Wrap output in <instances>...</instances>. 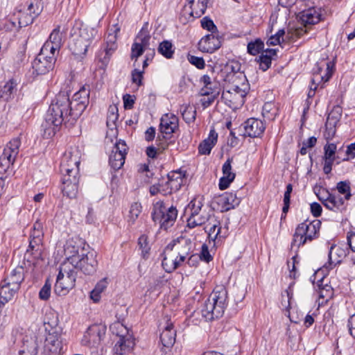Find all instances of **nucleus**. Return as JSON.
<instances>
[{
    "mask_svg": "<svg viewBox=\"0 0 355 355\" xmlns=\"http://www.w3.org/2000/svg\"><path fill=\"white\" fill-rule=\"evenodd\" d=\"M246 94L247 93L244 92L243 90L240 91L228 85L222 94V98L229 107L238 109L245 103Z\"/></svg>",
    "mask_w": 355,
    "mask_h": 355,
    "instance_id": "nucleus-14",
    "label": "nucleus"
},
{
    "mask_svg": "<svg viewBox=\"0 0 355 355\" xmlns=\"http://www.w3.org/2000/svg\"><path fill=\"white\" fill-rule=\"evenodd\" d=\"M150 35L147 30V25L144 26L137 35L134 43H137L145 49H148L150 46Z\"/></svg>",
    "mask_w": 355,
    "mask_h": 355,
    "instance_id": "nucleus-45",
    "label": "nucleus"
},
{
    "mask_svg": "<svg viewBox=\"0 0 355 355\" xmlns=\"http://www.w3.org/2000/svg\"><path fill=\"white\" fill-rule=\"evenodd\" d=\"M201 196L195 197L187 205V211H190V216H192L197 214H200L202 211H206L202 209L203 202Z\"/></svg>",
    "mask_w": 355,
    "mask_h": 355,
    "instance_id": "nucleus-43",
    "label": "nucleus"
},
{
    "mask_svg": "<svg viewBox=\"0 0 355 355\" xmlns=\"http://www.w3.org/2000/svg\"><path fill=\"white\" fill-rule=\"evenodd\" d=\"M231 80L232 83L229 85V86L240 91L242 89L244 92L248 94L250 89V86L245 76L243 73L234 72Z\"/></svg>",
    "mask_w": 355,
    "mask_h": 355,
    "instance_id": "nucleus-34",
    "label": "nucleus"
},
{
    "mask_svg": "<svg viewBox=\"0 0 355 355\" xmlns=\"http://www.w3.org/2000/svg\"><path fill=\"white\" fill-rule=\"evenodd\" d=\"M142 207L139 202H134L131 205L128 216V220L129 223L133 224L138 218L141 212Z\"/></svg>",
    "mask_w": 355,
    "mask_h": 355,
    "instance_id": "nucleus-50",
    "label": "nucleus"
},
{
    "mask_svg": "<svg viewBox=\"0 0 355 355\" xmlns=\"http://www.w3.org/2000/svg\"><path fill=\"white\" fill-rule=\"evenodd\" d=\"M135 345L132 334H128L119 338L116 343L114 350L116 354L125 355L132 352Z\"/></svg>",
    "mask_w": 355,
    "mask_h": 355,
    "instance_id": "nucleus-26",
    "label": "nucleus"
},
{
    "mask_svg": "<svg viewBox=\"0 0 355 355\" xmlns=\"http://www.w3.org/2000/svg\"><path fill=\"white\" fill-rule=\"evenodd\" d=\"M178 128V119L173 113L164 114L160 119L159 130L162 134L171 135Z\"/></svg>",
    "mask_w": 355,
    "mask_h": 355,
    "instance_id": "nucleus-24",
    "label": "nucleus"
},
{
    "mask_svg": "<svg viewBox=\"0 0 355 355\" xmlns=\"http://www.w3.org/2000/svg\"><path fill=\"white\" fill-rule=\"evenodd\" d=\"M300 17L302 23L305 26L307 25L317 24L320 20V15L314 8H311L302 11L300 13Z\"/></svg>",
    "mask_w": 355,
    "mask_h": 355,
    "instance_id": "nucleus-37",
    "label": "nucleus"
},
{
    "mask_svg": "<svg viewBox=\"0 0 355 355\" xmlns=\"http://www.w3.org/2000/svg\"><path fill=\"white\" fill-rule=\"evenodd\" d=\"M285 294H283L282 295V306L286 309V315L290 318V311H289V309L291 308V303H290V300L292 297L291 293H289L288 291H285Z\"/></svg>",
    "mask_w": 355,
    "mask_h": 355,
    "instance_id": "nucleus-61",
    "label": "nucleus"
},
{
    "mask_svg": "<svg viewBox=\"0 0 355 355\" xmlns=\"http://www.w3.org/2000/svg\"><path fill=\"white\" fill-rule=\"evenodd\" d=\"M276 110L275 106L271 103H266L264 104L263 107L262 114L263 116L270 120H272L275 119L276 115Z\"/></svg>",
    "mask_w": 355,
    "mask_h": 355,
    "instance_id": "nucleus-54",
    "label": "nucleus"
},
{
    "mask_svg": "<svg viewBox=\"0 0 355 355\" xmlns=\"http://www.w3.org/2000/svg\"><path fill=\"white\" fill-rule=\"evenodd\" d=\"M218 134L214 130H211L209 136L205 139L198 147L199 153L202 155H209L212 148L216 144Z\"/></svg>",
    "mask_w": 355,
    "mask_h": 355,
    "instance_id": "nucleus-36",
    "label": "nucleus"
},
{
    "mask_svg": "<svg viewBox=\"0 0 355 355\" xmlns=\"http://www.w3.org/2000/svg\"><path fill=\"white\" fill-rule=\"evenodd\" d=\"M109 284L107 278H103L97 282L94 288L90 292V298L94 302H98L101 293L105 291Z\"/></svg>",
    "mask_w": 355,
    "mask_h": 355,
    "instance_id": "nucleus-42",
    "label": "nucleus"
},
{
    "mask_svg": "<svg viewBox=\"0 0 355 355\" xmlns=\"http://www.w3.org/2000/svg\"><path fill=\"white\" fill-rule=\"evenodd\" d=\"M106 328L101 324H93L90 326L85 333L82 339L84 345L95 347L98 345L105 336Z\"/></svg>",
    "mask_w": 355,
    "mask_h": 355,
    "instance_id": "nucleus-15",
    "label": "nucleus"
},
{
    "mask_svg": "<svg viewBox=\"0 0 355 355\" xmlns=\"http://www.w3.org/2000/svg\"><path fill=\"white\" fill-rule=\"evenodd\" d=\"M211 217H213V216H210L206 211H202L200 214L189 216L187 219V227L193 228L197 226L202 225L207 223Z\"/></svg>",
    "mask_w": 355,
    "mask_h": 355,
    "instance_id": "nucleus-40",
    "label": "nucleus"
},
{
    "mask_svg": "<svg viewBox=\"0 0 355 355\" xmlns=\"http://www.w3.org/2000/svg\"><path fill=\"white\" fill-rule=\"evenodd\" d=\"M217 203L221 211H227L239 205L240 199L233 193H225L218 198Z\"/></svg>",
    "mask_w": 355,
    "mask_h": 355,
    "instance_id": "nucleus-31",
    "label": "nucleus"
},
{
    "mask_svg": "<svg viewBox=\"0 0 355 355\" xmlns=\"http://www.w3.org/2000/svg\"><path fill=\"white\" fill-rule=\"evenodd\" d=\"M21 145L19 138H15L10 141L5 146L2 154L0 155V174L7 171L15 162Z\"/></svg>",
    "mask_w": 355,
    "mask_h": 355,
    "instance_id": "nucleus-11",
    "label": "nucleus"
},
{
    "mask_svg": "<svg viewBox=\"0 0 355 355\" xmlns=\"http://www.w3.org/2000/svg\"><path fill=\"white\" fill-rule=\"evenodd\" d=\"M144 73V70H139L138 69H135L132 71V83H135L137 86H141L142 85Z\"/></svg>",
    "mask_w": 355,
    "mask_h": 355,
    "instance_id": "nucleus-62",
    "label": "nucleus"
},
{
    "mask_svg": "<svg viewBox=\"0 0 355 355\" xmlns=\"http://www.w3.org/2000/svg\"><path fill=\"white\" fill-rule=\"evenodd\" d=\"M55 56L41 49L40 53L32 63L34 73L37 75L45 74L53 68Z\"/></svg>",
    "mask_w": 355,
    "mask_h": 355,
    "instance_id": "nucleus-13",
    "label": "nucleus"
},
{
    "mask_svg": "<svg viewBox=\"0 0 355 355\" xmlns=\"http://www.w3.org/2000/svg\"><path fill=\"white\" fill-rule=\"evenodd\" d=\"M65 261L77 272L91 275L96 271L97 261L93 253L85 254L83 250L75 245L73 241H68L64 247Z\"/></svg>",
    "mask_w": 355,
    "mask_h": 355,
    "instance_id": "nucleus-2",
    "label": "nucleus"
},
{
    "mask_svg": "<svg viewBox=\"0 0 355 355\" xmlns=\"http://www.w3.org/2000/svg\"><path fill=\"white\" fill-rule=\"evenodd\" d=\"M337 146L334 143H327L324 146V155L323 158H333L336 159V152Z\"/></svg>",
    "mask_w": 355,
    "mask_h": 355,
    "instance_id": "nucleus-56",
    "label": "nucleus"
},
{
    "mask_svg": "<svg viewBox=\"0 0 355 355\" xmlns=\"http://www.w3.org/2000/svg\"><path fill=\"white\" fill-rule=\"evenodd\" d=\"M205 232L208 234V238L209 240L216 243L217 239L220 238V233L221 230L220 222L215 218L214 216L211 217L207 222L205 227Z\"/></svg>",
    "mask_w": 355,
    "mask_h": 355,
    "instance_id": "nucleus-33",
    "label": "nucleus"
},
{
    "mask_svg": "<svg viewBox=\"0 0 355 355\" xmlns=\"http://www.w3.org/2000/svg\"><path fill=\"white\" fill-rule=\"evenodd\" d=\"M44 246L42 243H29L25 254V259L33 266H36L43 259Z\"/></svg>",
    "mask_w": 355,
    "mask_h": 355,
    "instance_id": "nucleus-25",
    "label": "nucleus"
},
{
    "mask_svg": "<svg viewBox=\"0 0 355 355\" xmlns=\"http://www.w3.org/2000/svg\"><path fill=\"white\" fill-rule=\"evenodd\" d=\"M343 254V251L339 249V248L331 246L329 253V264L336 265L337 263H339L341 261L342 256Z\"/></svg>",
    "mask_w": 355,
    "mask_h": 355,
    "instance_id": "nucleus-48",
    "label": "nucleus"
},
{
    "mask_svg": "<svg viewBox=\"0 0 355 355\" xmlns=\"http://www.w3.org/2000/svg\"><path fill=\"white\" fill-rule=\"evenodd\" d=\"M220 45V40L218 37L209 34L200 40L198 48L202 52L212 53L218 49Z\"/></svg>",
    "mask_w": 355,
    "mask_h": 355,
    "instance_id": "nucleus-27",
    "label": "nucleus"
},
{
    "mask_svg": "<svg viewBox=\"0 0 355 355\" xmlns=\"http://www.w3.org/2000/svg\"><path fill=\"white\" fill-rule=\"evenodd\" d=\"M127 150V145L124 141L119 140L115 143L109 159L112 168L118 170L123 166Z\"/></svg>",
    "mask_w": 355,
    "mask_h": 355,
    "instance_id": "nucleus-17",
    "label": "nucleus"
},
{
    "mask_svg": "<svg viewBox=\"0 0 355 355\" xmlns=\"http://www.w3.org/2000/svg\"><path fill=\"white\" fill-rule=\"evenodd\" d=\"M164 321L165 324L160 334V340L164 347L171 348L175 342L176 331L170 318L166 316L164 318Z\"/></svg>",
    "mask_w": 355,
    "mask_h": 355,
    "instance_id": "nucleus-19",
    "label": "nucleus"
},
{
    "mask_svg": "<svg viewBox=\"0 0 355 355\" xmlns=\"http://www.w3.org/2000/svg\"><path fill=\"white\" fill-rule=\"evenodd\" d=\"M231 163L232 159H228L223 165V176L219 180V189L220 190H224L228 188L230 184L235 179L236 174L232 172Z\"/></svg>",
    "mask_w": 355,
    "mask_h": 355,
    "instance_id": "nucleus-30",
    "label": "nucleus"
},
{
    "mask_svg": "<svg viewBox=\"0 0 355 355\" xmlns=\"http://www.w3.org/2000/svg\"><path fill=\"white\" fill-rule=\"evenodd\" d=\"M44 324L48 331L44 345V353L46 355H59L62 348V329L58 325V320L56 318L52 322H47Z\"/></svg>",
    "mask_w": 355,
    "mask_h": 355,
    "instance_id": "nucleus-5",
    "label": "nucleus"
},
{
    "mask_svg": "<svg viewBox=\"0 0 355 355\" xmlns=\"http://www.w3.org/2000/svg\"><path fill=\"white\" fill-rule=\"evenodd\" d=\"M110 329L113 334H115L119 338L132 334L130 330L123 323L120 322H114Z\"/></svg>",
    "mask_w": 355,
    "mask_h": 355,
    "instance_id": "nucleus-51",
    "label": "nucleus"
},
{
    "mask_svg": "<svg viewBox=\"0 0 355 355\" xmlns=\"http://www.w3.org/2000/svg\"><path fill=\"white\" fill-rule=\"evenodd\" d=\"M324 206L333 211H342L346 207L345 201L340 194L327 193L326 196H318Z\"/></svg>",
    "mask_w": 355,
    "mask_h": 355,
    "instance_id": "nucleus-18",
    "label": "nucleus"
},
{
    "mask_svg": "<svg viewBox=\"0 0 355 355\" xmlns=\"http://www.w3.org/2000/svg\"><path fill=\"white\" fill-rule=\"evenodd\" d=\"M245 135L250 137H257L265 130V125L261 120L250 118L245 123Z\"/></svg>",
    "mask_w": 355,
    "mask_h": 355,
    "instance_id": "nucleus-28",
    "label": "nucleus"
},
{
    "mask_svg": "<svg viewBox=\"0 0 355 355\" xmlns=\"http://www.w3.org/2000/svg\"><path fill=\"white\" fill-rule=\"evenodd\" d=\"M17 82L15 79H10L6 83L1 90L0 96L5 101H9L17 91Z\"/></svg>",
    "mask_w": 355,
    "mask_h": 355,
    "instance_id": "nucleus-41",
    "label": "nucleus"
},
{
    "mask_svg": "<svg viewBox=\"0 0 355 355\" xmlns=\"http://www.w3.org/2000/svg\"><path fill=\"white\" fill-rule=\"evenodd\" d=\"M177 216L178 211L173 206L167 208L162 202H157L154 205L152 214L153 220L159 223L160 227L164 230H167L173 225Z\"/></svg>",
    "mask_w": 355,
    "mask_h": 355,
    "instance_id": "nucleus-9",
    "label": "nucleus"
},
{
    "mask_svg": "<svg viewBox=\"0 0 355 355\" xmlns=\"http://www.w3.org/2000/svg\"><path fill=\"white\" fill-rule=\"evenodd\" d=\"M145 50L144 48L139 46L137 43H133L131 47L130 58L135 60L136 62L138 58L144 53Z\"/></svg>",
    "mask_w": 355,
    "mask_h": 355,
    "instance_id": "nucleus-59",
    "label": "nucleus"
},
{
    "mask_svg": "<svg viewBox=\"0 0 355 355\" xmlns=\"http://www.w3.org/2000/svg\"><path fill=\"white\" fill-rule=\"evenodd\" d=\"M198 257L206 262H209L212 260V257L210 254L208 247L206 244H203L202 245L201 252Z\"/></svg>",
    "mask_w": 355,
    "mask_h": 355,
    "instance_id": "nucleus-64",
    "label": "nucleus"
},
{
    "mask_svg": "<svg viewBox=\"0 0 355 355\" xmlns=\"http://www.w3.org/2000/svg\"><path fill=\"white\" fill-rule=\"evenodd\" d=\"M158 51L166 58H171L174 53L173 44L168 40L163 41L159 44Z\"/></svg>",
    "mask_w": 355,
    "mask_h": 355,
    "instance_id": "nucleus-49",
    "label": "nucleus"
},
{
    "mask_svg": "<svg viewBox=\"0 0 355 355\" xmlns=\"http://www.w3.org/2000/svg\"><path fill=\"white\" fill-rule=\"evenodd\" d=\"M167 246H171L175 252H179L182 257H188L191 252L192 243L191 240L185 236H180Z\"/></svg>",
    "mask_w": 355,
    "mask_h": 355,
    "instance_id": "nucleus-29",
    "label": "nucleus"
},
{
    "mask_svg": "<svg viewBox=\"0 0 355 355\" xmlns=\"http://www.w3.org/2000/svg\"><path fill=\"white\" fill-rule=\"evenodd\" d=\"M76 272L71 268L65 261L60 266L54 286L55 293L64 295L75 286Z\"/></svg>",
    "mask_w": 355,
    "mask_h": 355,
    "instance_id": "nucleus-6",
    "label": "nucleus"
},
{
    "mask_svg": "<svg viewBox=\"0 0 355 355\" xmlns=\"http://www.w3.org/2000/svg\"><path fill=\"white\" fill-rule=\"evenodd\" d=\"M119 28H113L109 30V32L105 38V55L102 59V62L104 64H107L109 62L110 58L112 53L116 49V40H117V32L119 31Z\"/></svg>",
    "mask_w": 355,
    "mask_h": 355,
    "instance_id": "nucleus-23",
    "label": "nucleus"
},
{
    "mask_svg": "<svg viewBox=\"0 0 355 355\" xmlns=\"http://www.w3.org/2000/svg\"><path fill=\"white\" fill-rule=\"evenodd\" d=\"M188 60L191 64L198 69H203L205 67V63L202 58L189 55L188 56Z\"/></svg>",
    "mask_w": 355,
    "mask_h": 355,
    "instance_id": "nucleus-63",
    "label": "nucleus"
},
{
    "mask_svg": "<svg viewBox=\"0 0 355 355\" xmlns=\"http://www.w3.org/2000/svg\"><path fill=\"white\" fill-rule=\"evenodd\" d=\"M79 175H62V193L69 198H73L78 193Z\"/></svg>",
    "mask_w": 355,
    "mask_h": 355,
    "instance_id": "nucleus-21",
    "label": "nucleus"
},
{
    "mask_svg": "<svg viewBox=\"0 0 355 355\" xmlns=\"http://www.w3.org/2000/svg\"><path fill=\"white\" fill-rule=\"evenodd\" d=\"M336 189L338 191V194H343L345 196L343 198L345 200H349L350 199L352 194L350 187L348 183L343 181L339 182L337 184Z\"/></svg>",
    "mask_w": 355,
    "mask_h": 355,
    "instance_id": "nucleus-53",
    "label": "nucleus"
},
{
    "mask_svg": "<svg viewBox=\"0 0 355 355\" xmlns=\"http://www.w3.org/2000/svg\"><path fill=\"white\" fill-rule=\"evenodd\" d=\"M182 117L187 123H191L196 119V111L191 107H185L182 112Z\"/></svg>",
    "mask_w": 355,
    "mask_h": 355,
    "instance_id": "nucleus-58",
    "label": "nucleus"
},
{
    "mask_svg": "<svg viewBox=\"0 0 355 355\" xmlns=\"http://www.w3.org/2000/svg\"><path fill=\"white\" fill-rule=\"evenodd\" d=\"M51 284L49 279H46L44 285L39 293V297L42 300H47L51 295Z\"/></svg>",
    "mask_w": 355,
    "mask_h": 355,
    "instance_id": "nucleus-57",
    "label": "nucleus"
},
{
    "mask_svg": "<svg viewBox=\"0 0 355 355\" xmlns=\"http://www.w3.org/2000/svg\"><path fill=\"white\" fill-rule=\"evenodd\" d=\"M168 179L167 183L171 191H178L186 182L185 173L181 171L171 172Z\"/></svg>",
    "mask_w": 355,
    "mask_h": 355,
    "instance_id": "nucleus-32",
    "label": "nucleus"
},
{
    "mask_svg": "<svg viewBox=\"0 0 355 355\" xmlns=\"http://www.w3.org/2000/svg\"><path fill=\"white\" fill-rule=\"evenodd\" d=\"M263 43L259 40H257L254 42H251L248 45V51L251 55H255L258 54L263 48Z\"/></svg>",
    "mask_w": 355,
    "mask_h": 355,
    "instance_id": "nucleus-55",
    "label": "nucleus"
},
{
    "mask_svg": "<svg viewBox=\"0 0 355 355\" xmlns=\"http://www.w3.org/2000/svg\"><path fill=\"white\" fill-rule=\"evenodd\" d=\"M191 3V15L194 17H200L205 13L207 8V2L205 0H192Z\"/></svg>",
    "mask_w": 355,
    "mask_h": 355,
    "instance_id": "nucleus-44",
    "label": "nucleus"
},
{
    "mask_svg": "<svg viewBox=\"0 0 355 355\" xmlns=\"http://www.w3.org/2000/svg\"><path fill=\"white\" fill-rule=\"evenodd\" d=\"M334 63L331 61L322 59L316 63L313 69L311 85L308 92V96L312 97L315 95V91L320 83L329 80L333 73Z\"/></svg>",
    "mask_w": 355,
    "mask_h": 355,
    "instance_id": "nucleus-8",
    "label": "nucleus"
},
{
    "mask_svg": "<svg viewBox=\"0 0 355 355\" xmlns=\"http://www.w3.org/2000/svg\"><path fill=\"white\" fill-rule=\"evenodd\" d=\"M164 254L162 266L167 272H171L175 270L187 259V257H182V254L179 252H175L173 248H171V246H166Z\"/></svg>",
    "mask_w": 355,
    "mask_h": 355,
    "instance_id": "nucleus-16",
    "label": "nucleus"
},
{
    "mask_svg": "<svg viewBox=\"0 0 355 355\" xmlns=\"http://www.w3.org/2000/svg\"><path fill=\"white\" fill-rule=\"evenodd\" d=\"M62 44V34L60 33V26H58L51 32L49 40L46 41L43 46L42 49L45 52L48 51L51 54L55 55V52H58L59 49Z\"/></svg>",
    "mask_w": 355,
    "mask_h": 355,
    "instance_id": "nucleus-22",
    "label": "nucleus"
},
{
    "mask_svg": "<svg viewBox=\"0 0 355 355\" xmlns=\"http://www.w3.org/2000/svg\"><path fill=\"white\" fill-rule=\"evenodd\" d=\"M97 30L87 25H76L71 33L69 50L77 58H83L92 44Z\"/></svg>",
    "mask_w": 355,
    "mask_h": 355,
    "instance_id": "nucleus-3",
    "label": "nucleus"
},
{
    "mask_svg": "<svg viewBox=\"0 0 355 355\" xmlns=\"http://www.w3.org/2000/svg\"><path fill=\"white\" fill-rule=\"evenodd\" d=\"M320 227L321 222L318 220L302 223L295 230L292 245L300 247L306 241H311L318 236Z\"/></svg>",
    "mask_w": 355,
    "mask_h": 355,
    "instance_id": "nucleus-7",
    "label": "nucleus"
},
{
    "mask_svg": "<svg viewBox=\"0 0 355 355\" xmlns=\"http://www.w3.org/2000/svg\"><path fill=\"white\" fill-rule=\"evenodd\" d=\"M276 55V49H268L259 57V67L263 71H266L271 64L272 57Z\"/></svg>",
    "mask_w": 355,
    "mask_h": 355,
    "instance_id": "nucleus-46",
    "label": "nucleus"
},
{
    "mask_svg": "<svg viewBox=\"0 0 355 355\" xmlns=\"http://www.w3.org/2000/svg\"><path fill=\"white\" fill-rule=\"evenodd\" d=\"M89 90L85 87L73 94L70 101V116L72 117V121H76L86 109L89 104Z\"/></svg>",
    "mask_w": 355,
    "mask_h": 355,
    "instance_id": "nucleus-12",
    "label": "nucleus"
},
{
    "mask_svg": "<svg viewBox=\"0 0 355 355\" xmlns=\"http://www.w3.org/2000/svg\"><path fill=\"white\" fill-rule=\"evenodd\" d=\"M81 151L76 147L66 151L60 163V173L64 175H79Z\"/></svg>",
    "mask_w": 355,
    "mask_h": 355,
    "instance_id": "nucleus-10",
    "label": "nucleus"
},
{
    "mask_svg": "<svg viewBox=\"0 0 355 355\" xmlns=\"http://www.w3.org/2000/svg\"><path fill=\"white\" fill-rule=\"evenodd\" d=\"M24 279V268L21 266H19L12 270L10 274L5 278L4 281L7 282L8 286L19 289Z\"/></svg>",
    "mask_w": 355,
    "mask_h": 355,
    "instance_id": "nucleus-35",
    "label": "nucleus"
},
{
    "mask_svg": "<svg viewBox=\"0 0 355 355\" xmlns=\"http://www.w3.org/2000/svg\"><path fill=\"white\" fill-rule=\"evenodd\" d=\"M118 108L115 105H111L107 111V126L110 128L112 136L115 137L117 130L116 129V122L118 120Z\"/></svg>",
    "mask_w": 355,
    "mask_h": 355,
    "instance_id": "nucleus-38",
    "label": "nucleus"
},
{
    "mask_svg": "<svg viewBox=\"0 0 355 355\" xmlns=\"http://www.w3.org/2000/svg\"><path fill=\"white\" fill-rule=\"evenodd\" d=\"M219 92L220 89L218 83H213L209 85H204L200 90V94L202 96H218Z\"/></svg>",
    "mask_w": 355,
    "mask_h": 355,
    "instance_id": "nucleus-52",
    "label": "nucleus"
},
{
    "mask_svg": "<svg viewBox=\"0 0 355 355\" xmlns=\"http://www.w3.org/2000/svg\"><path fill=\"white\" fill-rule=\"evenodd\" d=\"M33 8L34 4L31 3L28 6V11L29 12V13L26 14L24 16V15H21V16L18 17L19 26H26L33 22V19L37 15L35 10H33Z\"/></svg>",
    "mask_w": 355,
    "mask_h": 355,
    "instance_id": "nucleus-47",
    "label": "nucleus"
},
{
    "mask_svg": "<svg viewBox=\"0 0 355 355\" xmlns=\"http://www.w3.org/2000/svg\"><path fill=\"white\" fill-rule=\"evenodd\" d=\"M340 107L334 108L327 116L324 132V137L327 140L331 139L336 134V125L340 119Z\"/></svg>",
    "mask_w": 355,
    "mask_h": 355,
    "instance_id": "nucleus-20",
    "label": "nucleus"
},
{
    "mask_svg": "<svg viewBox=\"0 0 355 355\" xmlns=\"http://www.w3.org/2000/svg\"><path fill=\"white\" fill-rule=\"evenodd\" d=\"M71 104L69 96L65 92H60L53 100L44 123L42 124L44 136H53L58 127L63 123H73L70 116Z\"/></svg>",
    "mask_w": 355,
    "mask_h": 355,
    "instance_id": "nucleus-1",
    "label": "nucleus"
},
{
    "mask_svg": "<svg viewBox=\"0 0 355 355\" xmlns=\"http://www.w3.org/2000/svg\"><path fill=\"white\" fill-rule=\"evenodd\" d=\"M227 291L223 288L214 290L205 302L201 311L206 320H212L223 315L226 307Z\"/></svg>",
    "mask_w": 355,
    "mask_h": 355,
    "instance_id": "nucleus-4",
    "label": "nucleus"
},
{
    "mask_svg": "<svg viewBox=\"0 0 355 355\" xmlns=\"http://www.w3.org/2000/svg\"><path fill=\"white\" fill-rule=\"evenodd\" d=\"M318 294L320 298L327 301L333 296V288L329 285H325L322 288H320Z\"/></svg>",
    "mask_w": 355,
    "mask_h": 355,
    "instance_id": "nucleus-60",
    "label": "nucleus"
},
{
    "mask_svg": "<svg viewBox=\"0 0 355 355\" xmlns=\"http://www.w3.org/2000/svg\"><path fill=\"white\" fill-rule=\"evenodd\" d=\"M18 291V288L8 286L3 280L0 286V302L2 304L8 302L12 299Z\"/></svg>",
    "mask_w": 355,
    "mask_h": 355,
    "instance_id": "nucleus-39",
    "label": "nucleus"
}]
</instances>
